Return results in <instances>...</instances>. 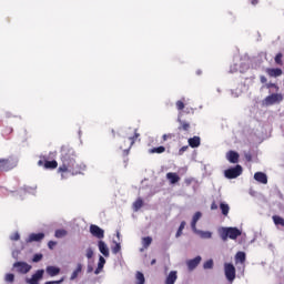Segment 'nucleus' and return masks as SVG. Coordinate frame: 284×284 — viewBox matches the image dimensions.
<instances>
[{"instance_id":"1","label":"nucleus","mask_w":284,"mask_h":284,"mask_svg":"<svg viewBox=\"0 0 284 284\" xmlns=\"http://www.w3.org/2000/svg\"><path fill=\"white\" fill-rule=\"evenodd\" d=\"M60 159L62 164L59 166L58 173L61 174V179L77 176V174H83V172L88 170L85 164L77 162V153L74 152V149L62 146Z\"/></svg>"},{"instance_id":"2","label":"nucleus","mask_w":284,"mask_h":284,"mask_svg":"<svg viewBox=\"0 0 284 284\" xmlns=\"http://www.w3.org/2000/svg\"><path fill=\"white\" fill-rule=\"evenodd\" d=\"M219 234L222 241H226L227 239L235 241V239H239V236H241L242 233L241 230L236 227H221L219 229Z\"/></svg>"},{"instance_id":"3","label":"nucleus","mask_w":284,"mask_h":284,"mask_svg":"<svg viewBox=\"0 0 284 284\" xmlns=\"http://www.w3.org/2000/svg\"><path fill=\"white\" fill-rule=\"evenodd\" d=\"M224 274L230 281V283L234 282V278H236V267H234V264L225 263L224 264Z\"/></svg>"},{"instance_id":"4","label":"nucleus","mask_w":284,"mask_h":284,"mask_svg":"<svg viewBox=\"0 0 284 284\" xmlns=\"http://www.w3.org/2000/svg\"><path fill=\"white\" fill-rule=\"evenodd\" d=\"M13 168H17V160L10 158L7 160H0V172H8L9 170H12Z\"/></svg>"},{"instance_id":"5","label":"nucleus","mask_w":284,"mask_h":284,"mask_svg":"<svg viewBox=\"0 0 284 284\" xmlns=\"http://www.w3.org/2000/svg\"><path fill=\"white\" fill-rule=\"evenodd\" d=\"M13 270L18 274H28L32 270V265L28 264V262H16L13 263Z\"/></svg>"},{"instance_id":"6","label":"nucleus","mask_w":284,"mask_h":284,"mask_svg":"<svg viewBox=\"0 0 284 284\" xmlns=\"http://www.w3.org/2000/svg\"><path fill=\"white\" fill-rule=\"evenodd\" d=\"M43 274H45V271L38 270L34 274L31 275V277H26L27 284H39L41 281H43Z\"/></svg>"},{"instance_id":"7","label":"nucleus","mask_w":284,"mask_h":284,"mask_svg":"<svg viewBox=\"0 0 284 284\" xmlns=\"http://www.w3.org/2000/svg\"><path fill=\"white\" fill-rule=\"evenodd\" d=\"M241 174H243V168L241 165H236L235 168L224 171V176L226 179H237Z\"/></svg>"},{"instance_id":"8","label":"nucleus","mask_w":284,"mask_h":284,"mask_svg":"<svg viewBox=\"0 0 284 284\" xmlns=\"http://www.w3.org/2000/svg\"><path fill=\"white\" fill-rule=\"evenodd\" d=\"M281 101H283V94H281V93H273L271 95H267L264 99L263 104L264 105H274L276 103H281Z\"/></svg>"},{"instance_id":"9","label":"nucleus","mask_w":284,"mask_h":284,"mask_svg":"<svg viewBox=\"0 0 284 284\" xmlns=\"http://www.w3.org/2000/svg\"><path fill=\"white\" fill-rule=\"evenodd\" d=\"M90 232L92 236H95V239H103L105 236V231H103V229L94 224H91Z\"/></svg>"},{"instance_id":"10","label":"nucleus","mask_w":284,"mask_h":284,"mask_svg":"<svg viewBox=\"0 0 284 284\" xmlns=\"http://www.w3.org/2000/svg\"><path fill=\"white\" fill-rule=\"evenodd\" d=\"M45 239V234L43 233H31L27 239V243H39V241H43Z\"/></svg>"},{"instance_id":"11","label":"nucleus","mask_w":284,"mask_h":284,"mask_svg":"<svg viewBox=\"0 0 284 284\" xmlns=\"http://www.w3.org/2000/svg\"><path fill=\"white\" fill-rule=\"evenodd\" d=\"M98 248H99V252H101V254L105 256V258L110 256V247H108V244H105V242L99 241Z\"/></svg>"},{"instance_id":"12","label":"nucleus","mask_w":284,"mask_h":284,"mask_svg":"<svg viewBox=\"0 0 284 284\" xmlns=\"http://www.w3.org/2000/svg\"><path fill=\"white\" fill-rule=\"evenodd\" d=\"M201 261H202L201 256H196L193 260L186 261V265L189 270L192 272V270H196V267H199V264L201 263Z\"/></svg>"},{"instance_id":"13","label":"nucleus","mask_w":284,"mask_h":284,"mask_svg":"<svg viewBox=\"0 0 284 284\" xmlns=\"http://www.w3.org/2000/svg\"><path fill=\"white\" fill-rule=\"evenodd\" d=\"M246 70H250V64L246 62H242L240 65H233L231 67V72H245Z\"/></svg>"},{"instance_id":"14","label":"nucleus","mask_w":284,"mask_h":284,"mask_svg":"<svg viewBox=\"0 0 284 284\" xmlns=\"http://www.w3.org/2000/svg\"><path fill=\"white\" fill-rule=\"evenodd\" d=\"M202 216H203V213H201L200 211L194 213V215L192 216V220H191V230L192 231L196 230V223H199V221H201Z\"/></svg>"},{"instance_id":"15","label":"nucleus","mask_w":284,"mask_h":284,"mask_svg":"<svg viewBox=\"0 0 284 284\" xmlns=\"http://www.w3.org/2000/svg\"><path fill=\"white\" fill-rule=\"evenodd\" d=\"M83 272V264L78 263L75 270L71 273L70 281H77L79 278V274Z\"/></svg>"},{"instance_id":"16","label":"nucleus","mask_w":284,"mask_h":284,"mask_svg":"<svg viewBox=\"0 0 284 284\" xmlns=\"http://www.w3.org/2000/svg\"><path fill=\"white\" fill-rule=\"evenodd\" d=\"M254 179L255 181H257V183H262L263 185H267V175L263 172H256L254 174Z\"/></svg>"},{"instance_id":"17","label":"nucleus","mask_w":284,"mask_h":284,"mask_svg":"<svg viewBox=\"0 0 284 284\" xmlns=\"http://www.w3.org/2000/svg\"><path fill=\"white\" fill-rule=\"evenodd\" d=\"M103 267H105V257H103V255L99 256V262H98V267L94 271L95 275L101 274V272H103Z\"/></svg>"},{"instance_id":"18","label":"nucleus","mask_w":284,"mask_h":284,"mask_svg":"<svg viewBox=\"0 0 284 284\" xmlns=\"http://www.w3.org/2000/svg\"><path fill=\"white\" fill-rule=\"evenodd\" d=\"M166 179L171 183V185H174L175 183H179L181 181L179 174L172 172L166 173Z\"/></svg>"},{"instance_id":"19","label":"nucleus","mask_w":284,"mask_h":284,"mask_svg":"<svg viewBox=\"0 0 284 284\" xmlns=\"http://www.w3.org/2000/svg\"><path fill=\"white\" fill-rule=\"evenodd\" d=\"M194 234H197L201 239H212V232L201 231L199 229L193 230Z\"/></svg>"},{"instance_id":"20","label":"nucleus","mask_w":284,"mask_h":284,"mask_svg":"<svg viewBox=\"0 0 284 284\" xmlns=\"http://www.w3.org/2000/svg\"><path fill=\"white\" fill-rule=\"evenodd\" d=\"M226 159L230 161V163H239V154L234 151L227 152Z\"/></svg>"},{"instance_id":"21","label":"nucleus","mask_w":284,"mask_h":284,"mask_svg":"<svg viewBox=\"0 0 284 284\" xmlns=\"http://www.w3.org/2000/svg\"><path fill=\"white\" fill-rule=\"evenodd\" d=\"M45 272L49 274V276H58V274L61 273V268L57 266H47Z\"/></svg>"},{"instance_id":"22","label":"nucleus","mask_w":284,"mask_h":284,"mask_svg":"<svg viewBox=\"0 0 284 284\" xmlns=\"http://www.w3.org/2000/svg\"><path fill=\"white\" fill-rule=\"evenodd\" d=\"M176 278H179V276L176 275V271H171L166 277V284H174L176 283Z\"/></svg>"},{"instance_id":"23","label":"nucleus","mask_w":284,"mask_h":284,"mask_svg":"<svg viewBox=\"0 0 284 284\" xmlns=\"http://www.w3.org/2000/svg\"><path fill=\"white\" fill-rule=\"evenodd\" d=\"M266 73L268 74V77H281V74H283V70L281 69H266Z\"/></svg>"},{"instance_id":"24","label":"nucleus","mask_w":284,"mask_h":284,"mask_svg":"<svg viewBox=\"0 0 284 284\" xmlns=\"http://www.w3.org/2000/svg\"><path fill=\"white\" fill-rule=\"evenodd\" d=\"M189 145L191 148H199V145H201V138L194 136V138L189 139Z\"/></svg>"},{"instance_id":"25","label":"nucleus","mask_w":284,"mask_h":284,"mask_svg":"<svg viewBox=\"0 0 284 284\" xmlns=\"http://www.w3.org/2000/svg\"><path fill=\"white\" fill-rule=\"evenodd\" d=\"M220 210H221L223 216H227V214H230V205L225 202H221Z\"/></svg>"},{"instance_id":"26","label":"nucleus","mask_w":284,"mask_h":284,"mask_svg":"<svg viewBox=\"0 0 284 284\" xmlns=\"http://www.w3.org/2000/svg\"><path fill=\"white\" fill-rule=\"evenodd\" d=\"M58 165H59V163L55 160L44 162L45 170H54V169H57Z\"/></svg>"},{"instance_id":"27","label":"nucleus","mask_w":284,"mask_h":284,"mask_svg":"<svg viewBox=\"0 0 284 284\" xmlns=\"http://www.w3.org/2000/svg\"><path fill=\"white\" fill-rule=\"evenodd\" d=\"M143 207V200L139 197L134 203H133V210L134 212H139L140 209Z\"/></svg>"},{"instance_id":"28","label":"nucleus","mask_w":284,"mask_h":284,"mask_svg":"<svg viewBox=\"0 0 284 284\" xmlns=\"http://www.w3.org/2000/svg\"><path fill=\"white\" fill-rule=\"evenodd\" d=\"M273 223L277 226L280 225L281 227H284V219L278 215L273 216Z\"/></svg>"},{"instance_id":"29","label":"nucleus","mask_w":284,"mask_h":284,"mask_svg":"<svg viewBox=\"0 0 284 284\" xmlns=\"http://www.w3.org/2000/svg\"><path fill=\"white\" fill-rule=\"evenodd\" d=\"M236 263H245V252H237L235 255Z\"/></svg>"},{"instance_id":"30","label":"nucleus","mask_w":284,"mask_h":284,"mask_svg":"<svg viewBox=\"0 0 284 284\" xmlns=\"http://www.w3.org/2000/svg\"><path fill=\"white\" fill-rule=\"evenodd\" d=\"M142 245L145 250H148L150 247V245H152V237H150V236L143 237Z\"/></svg>"},{"instance_id":"31","label":"nucleus","mask_w":284,"mask_h":284,"mask_svg":"<svg viewBox=\"0 0 284 284\" xmlns=\"http://www.w3.org/2000/svg\"><path fill=\"white\" fill-rule=\"evenodd\" d=\"M54 236L55 239H63V236H68V231L63 229L57 230Z\"/></svg>"},{"instance_id":"32","label":"nucleus","mask_w":284,"mask_h":284,"mask_svg":"<svg viewBox=\"0 0 284 284\" xmlns=\"http://www.w3.org/2000/svg\"><path fill=\"white\" fill-rule=\"evenodd\" d=\"M136 278V284H145V276L143 275V273L138 272L135 275Z\"/></svg>"},{"instance_id":"33","label":"nucleus","mask_w":284,"mask_h":284,"mask_svg":"<svg viewBox=\"0 0 284 284\" xmlns=\"http://www.w3.org/2000/svg\"><path fill=\"white\" fill-rule=\"evenodd\" d=\"M114 246H112V253L113 254H119V252H121V243L113 241Z\"/></svg>"},{"instance_id":"34","label":"nucleus","mask_w":284,"mask_h":284,"mask_svg":"<svg viewBox=\"0 0 284 284\" xmlns=\"http://www.w3.org/2000/svg\"><path fill=\"white\" fill-rule=\"evenodd\" d=\"M4 281H6L7 283H10V284L14 283V274H12V273H7V274L4 275Z\"/></svg>"},{"instance_id":"35","label":"nucleus","mask_w":284,"mask_h":284,"mask_svg":"<svg viewBox=\"0 0 284 284\" xmlns=\"http://www.w3.org/2000/svg\"><path fill=\"white\" fill-rule=\"evenodd\" d=\"M183 230H185V221L181 222L180 227L175 234L176 239L183 234Z\"/></svg>"},{"instance_id":"36","label":"nucleus","mask_w":284,"mask_h":284,"mask_svg":"<svg viewBox=\"0 0 284 284\" xmlns=\"http://www.w3.org/2000/svg\"><path fill=\"white\" fill-rule=\"evenodd\" d=\"M231 94H232V97H233L234 99H239V97H241V95L243 94V90H241V89H235V91L232 90V91H231Z\"/></svg>"},{"instance_id":"37","label":"nucleus","mask_w":284,"mask_h":284,"mask_svg":"<svg viewBox=\"0 0 284 284\" xmlns=\"http://www.w3.org/2000/svg\"><path fill=\"white\" fill-rule=\"evenodd\" d=\"M138 136H139V133L135 132L133 138H129L128 139V143H129L128 148H129V150H130V148H132V145H134V141H136Z\"/></svg>"},{"instance_id":"38","label":"nucleus","mask_w":284,"mask_h":284,"mask_svg":"<svg viewBox=\"0 0 284 284\" xmlns=\"http://www.w3.org/2000/svg\"><path fill=\"white\" fill-rule=\"evenodd\" d=\"M204 270H212V267H214V261L213 260H209L203 264Z\"/></svg>"},{"instance_id":"39","label":"nucleus","mask_w":284,"mask_h":284,"mask_svg":"<svg viewBox=\"0 0 284 284\" xmlns=\"http://www.w3.org/2000/svg\"><path fill=\"white\" fill-rule=\"evenodd\" d=\"M151 152H152V154H154V153L163 154V152H165V146L154 148Z\"/></svg>"},{"instance_id":"40","label":"nucleus","mask_w":284,"mask_h":284,"mask_svg":"<svg viewBox=\"0 0 284 284\" xmlns=\"http://www.w3.org/2000/svg\"><path fill=\"white\" fill-rule=\"evenodd\" d=\"M24 192H28L29 194H37V186H27L24 187Z\"/></svg>"},{"instance_id":"41","label":"nucleus","mask_w":284,"mask_h":284,"mask_svg":"<svg viewBox=\"0 0 284 284\" xmlns=\"http://www.w3.org/2000/svg\"><path fill=\"white\" fill-rule=\"evenodd\" d=\"M185 101V98H183L182 100H179L175 105L178 108V110H183V108H185V104L183 103Z\"/></svg>"},{"instance_id":"42","label":"nucleus","mask_w":284,"mask_h":284,"mask_svg":"<svg viewBox=\"0 0 284 284\" xmlns=\"http://www.w3.org/2000/svg\"><path fill=\"white\" fill-rule=\"evenodd\" d=\"M85 256L89 260L92 258V256H94V251L92 250V247L87 248Z\"/></svg>"},{"instance_id":"43","label":"nucleus","mask_w":284,"mask_h":284,"mask_svg":"<svg viewBox=\"0 0 284 284\" xmlns=\"http://www.w3.org/2000/svg\"><path fill=\"white\" fill-rule=\"evenodd\" d=\"M283 54L278 53L276 57H275V63H277V65H282L283 64Z\"/></svg>"},{"instance_id":"44","label":"nucleus","mask_w":284,"mask_h":284,"mask_svg":"<svg viewBox=\"0 0 284 284\" xmlns=\"http://www.w3.org/2000/svg\"><path fill=\"white\" fill-rule=\"evenodd\" d=\"M179 122L181 123L182 129L185 131L190 130V123L181 121V118H179Z\"/></svg>"},{"instance_id":"45","label":"nucleus","mask_w":284,"mask_h":284,"mask_svg":"<svg viewBox=\"0 0 284 284\" xmlns=\"http://www.w3.org/2000/svg\"><path fill=\"white\" fill-rule=\"evenodd\" d=\"M43 258V254H36L33 255V263H39V261H41Z\"/></svg>"},{"instance_id":"46","label":"nucleus","mask_w":284,"mask_h":284,"mask_svg":"<svg viewBox=\"0 0 284 284\" xmlns=\"http://www.w3.org/2000/svg\"><path fill=\"white\" fill-rule=\"evenodd\" d=\"M187 145H185V146H182L180 150H179V152H178V154H179V156H183V153L184 152H187Z\"/></svg>"},{"instance_id":"47","label":"nucleus","mask_w":284,"mask_h":284,"mask_svg":"<svg viewBox=\"0 0 284 284\" xmlns=\"http://www.w3.org/2000/svg\"><path fill=\"white\" fill-rule=\"evenodd\" d=\"M11 241H19V239H21V236L19 235V233H14L10 236Z\"/></svg>"},{"instance_id":"48","label":"nucleus","mask_w":284,"mask_h":284,"mask_svg":"<svg viewBox=\"0 0 284 284\" xmlns=\"http://www.w3.org/2000/svg\"><path fill=\"white\" fill-rule=\"evenodd\" d=\"M55 245H57V242H54V241H50V242L48 243L49 250H53Z\"/></svg>"},{"instance_id":"49","label":"nucleus","mask_w":284,"mask_h":284,"mask_svg":"<svg viewBox=\"0 0 284 284\" xmlns=\"http://www.w3.org/2000/svg\"><path fill=\"white\" fill-rule=\"evenodd\" d=\"M61 283H63V278H61L60 281L45 282V284H61Z\"/></svg>"},{"instance_id":"50","label":"nucleus","mask_w":284,"mask_h":284,"mask_svg":"<svg viewBox=\"0 0 284 284\" xmlns=\"http://www.w3.org/2000/svg\"><path fill=\"white\" fill-rule=\"evenodd\" d=\"M266 88H275V90L276 91H278V87H276V84H274V83H268V84H266Z\"/></svg>"},{"instance_id":"51","label":"nucleus","mask_w":284,"mask_h":284,"mask_svg":"<svg viewBox=\"0 0 284 284\" xmlns=\"http://www.w3.org/2000/svg\"><path fill=\"white\" fill-rule=\"evenodd\" d=\"M19 254H20L19 251H13V252H12V257H13V258H19Z\"/></svg>"},{"instance_id":"52","label":"nucleus","mask_w":284,"mask_h":284,"mask_svg":"<svg viewBox=\"0 0 284 284\" xmlns=\"http://www.w3.org/2000/svg\"><path fill=\"white\" fill-rule=\"evenodd\" d=\"M260 80L261 83H267V78H265L264 75H261Z\"/></svg>"},{"instance_id":"53","label":"nucleus","mask_w":284,"mask_h":284,"mask_svg":"<svg viewBox=\"0 0 284 284\" xmlns=\"http://www.w3.org/2000/svg\"><path fill=\"white\" fill-rule=\"evenodd\" d=\"M211 210H219V205H216V203H212Z\"/></svg>"},{"instance_id":"54","label":"nucleus","mask_w":284,"mask_h":284,"mask_svg":"<svg viewBox=\"0 0 284 284\" xmlns=\"http://www.w3.org/2000/svg\"><path fill=\"white\" fill-rule=\"evenodd\" d=\"M93 270H94V268H92V266L89 265L88 268H87L88 274H90L91 272H93Z\"/></svg>"},{"instance_id":"55","label":"nucleus","mask_w":284,"mask_h":284,"mask_svg":"<svg viewBox=\"0 0 284 284\" xmlns=\"http://www.w3.org/2000/svg\"><path fill=\"white\" fill-rule=\"evenodd\" d=\"M252 6H256L258 3V0H251Z\"/></svg>"},{"instance_id":"56","label":"nucleus","mask_w":284,"mask_h":284,"mask_svg":"<svg viewBox=\"0 0 284 284\" xmlns=\"http://www.w3.org/2000/svg\"><path fill=\"white\" fill-rule=\"evenodd\" d=\"M163 141H168V134L163 135Z\"/></svg>"},{"instance_id":"57","label":"nucleus","mask_w":284,"mask_h":284,"mask_svg":"<svg viewBox=\"0 0 284 284\" xmlns=\"http://www.w3.org/2000/svg\"><path fill=\"white\" fill-rule=\"evenodd\" d=\"M38 165H43V160H40V161L38 162Z\"/></svg>"},{"instance_id":"58","label":"nucleus","mask_w":284,"mask_h":284,"mask_svg":"<svg viewBox=\"0 0 284 284\" xmlns=\"http://www.w3.org/2000/svg\"><path fill=\"white\" fill-rule=\"evenodd\" d=\"M116 237H118V239H121V233L118 232V233H116Z\"/></svg>"},{"instance_id":"59","label":"nucleus","mask_w":284,"mask_h":284,"mask_svg":"<svg viewBox=\"0 0 284 284\" xmlns=\"http://www.w3.org/2000/svg\"><path fill=\"white\" fill-rule=\"evenodd\" d=\"M156 263V260H152L151 265H154Z\"/></svg>"},{"instance_id":"60","label":"nucleus","mask_w":284,"mask_h":284,"mask_svg":"<svg viewBox=\"0 0 284 284\" xmlns=\"http://www.w3.org/2000/svg\"><path fill=\"white\" fill-rule=\"evenodd\" d=\"M197 74H201V71H197Z\"/></svg>"}]
</instances>
